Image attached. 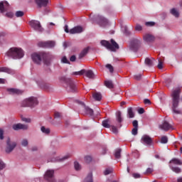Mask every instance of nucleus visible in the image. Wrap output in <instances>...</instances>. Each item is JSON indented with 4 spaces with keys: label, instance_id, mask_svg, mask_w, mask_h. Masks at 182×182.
Returning <instances> with one entry per match:
<instances>
[{
    "label": "nucleus",
    "instance_id": "f257e3e1",
    "mask_svg": "<svg viewBox=\"0 0 182 182\" xmlns=\"http://www.w3.org/2000/svg\"><path fill=\"white\" fill-rule=\"evenodd\" d=\"M53 55L50 53L40 52L34 53L31 55V59L36 65H41L42 63V59L45 65L49 66L50 65V60L53 59Z\"/></svg>",
    "mask_w": 182,
    "mask_h": 182
},
{
    "label": "nucleus",
    "instance_id": "f03ea898",
    "mask_svg": "<svg viewBox=\"0 0 182 182\" xmlns=\"http://www.w3.org/2000/svg\"><path fill=\"white\" fill-rule=\"evenodd\" d=\"M180 95H181V87H177L173 90L171 94L172 98V109L176 114H181V110L178 109V103H180Z\"/></svg>",
    "mask_w": 182,
    "mask_h": 182
},
{
    "label": "nucleus",
    "instance_id": "7ed1b4c3",
    "mask_svg": "<svg viewBox=\"0 0 182 182\" xmlns=\"http://www.w3.org/2000/svg\"><path fill=\"white\" fill-rule=\"evenodd\" d=\"M6 55L12 59H22L24 53L21 48H11L6 52Z\"/></svg>",
    "mask_w": 182,
    "mask_h": 182
},
{
    "label": "nucleus",
    "instance_id": "20e7f679",
    "mask_svg": "<svg viewBox=\"0 0 182 182\" xmlns=\"http://www.w3.org/2000/svg\"><path fill=\"white\" fill-rule=\"evenodd\" d=\"M60 80L65 83V89L67 92H71L72 93L77 92V87H76V84L74 80L66 77H62Z\"/></svg>",
    "mask_w": 182,
    "mask_h": 182
},
{
    "label": "nucleus",
    "instance_id": "39448f33",
    "mask_svg": "<svg viewBox=\"0 0 182 182\" xmlns=\"http://www.w3.org/2000/svg\"><path fill=\"white\" fill-rule=\"evenodd\" d=\"M110 42L106 40H102L101 41L100 43L102 46L107 48L109 50H111V52H116V50H117V49L119 48V44L113 39H111Z\"/></svg>",
    "mask_w": 182,
    "mask_h": 182
},
{
    "label": "nucleus",
    "instance_id": "423d86ee",
    "mask_svg": "<svg viewBox=\"0 0 182 182\" xmlns=\"http://www.w3.org/2000/svg\"><path fill=\"white\" fill-rule=\"evenodd\" d=\"M38 98L30 97L22 102L21 106L23 107H35V106H38Z\"/></svg>",
    "mask_w": 182,
    "mask_h": 182
},
{
    "label": "nucleus",
    "instance_id": "0eeeda50",
    "mask_svg": "<svg viewBox=\"0 0 182 182\" xmlns=\"http://www.w3.org/2000/svg\"><path fill=\"white\" fill-rule=\"evenodd\" d=\"M182 161L181 160L173 158L169 162V167L171 168L172 171L178 174V173H181V168L176 166H181Z\"/></svg>",
    "mask_w": 182,
    "mask_h": 182
},
{
    "label": "nucleus",
    "instance_id": "6e6552de",
    "mask_svg": "<svg viewBox=\"0 0 182 182\" xmlns=\"http://www.w3.org/2000/svg\"><path fill=\"white\" fill-rule=\"evenodd\" d=\"M141 46V38H140V37H136L132 39L129 45V49L133 52H137Z\"/></svg>",
    "mask_w": 182,
    "mask_h": 182
},
{
    "label": "nucleus",
    "instance_id": "1a4fd4ad",
    "mask_svg": "<svg viewBox=\"0 0 182 182\" xmlns=\"http://www.w3.org/2000/svg\"><path fill=\"white\" fill-rule=\"evenodd\" d=\"M30 26L34 29V31H36L37 32H43L45 29L42 28V25H41V22L36 21V20H32L31 21L29 22Z\"/></svg>",
    "mask_w": 182,
    "mask_h": 182
},
{
    "label": "nucleus",
    "instance_id": "9d476101",
    "mask_svg": "<svg viewBox=\"0 0 182 182\" xmlns=\"http://www.w3.org/2000/svg\"><path fill=\"white\" fill-rule=\"evenodd\" d=\"M16 147V142L11 141L10 138L7 139L6 141V153L9 154L11 151H14V149Z\"/></svg>",
    "mask_w": 182,
    "mask_h": 182
},
{
    "label": "nucleus",
    "instance_id": "9b49d317",
    "mask_svg": "<svg viewBox=\"0 0 182 182\" xmlns=\"http://www.w3.org/2000/svg\"><path fill=\"white\" fill-rule=\"evenodd\" d=\"M55 43L53 41H41L38 43L39 48H55Z\"/></svg>",
    "mask_w": 182,
    "mask_h": 182
},
{
    "label": "nucleus",
    "instance_id": "f8f14e48",
    "mask_svg": "<svg viewBox=\"0 0 182 182\" xmlns=\"http://www.w3.org/2000/svg\"><path fill=\"white\" fill-rule=\"evenodd\" d=\"M55 174V171L53 170H48L44 176V178L48 180L49 182H56V180L53 178V176Z\"/></svg>",
    "mask_w": 182,
    "mask_h": 182
},
{
    "label": "nucleus",
    "instance_id": "ddd939ff",
    "mask_svg": "<svg viewBox=\"0 0 182 182\" xmlns=\"http://www.w3.org/2000/svg\"><path fill=\"white\" fill-rule=\"evenodd\" d=\"M141 141L143 144H146V146H151L153 144V139L149 135H144L141 137Z\"/></svg>",
    "mask_w": 182,
    "mask_h": 182
},
{
    "label": "nucleus",
    "instance_id": "4468645a",
    "mask_svg": "<svg viewBox=\"0 0 182 182\" xmlns=\"http://www.w3.org/2000/svg\"><path fill=\"white\" fill-rule=\"evenodd\" d=\"M160 129L161 130H164V132H168V130H173V125L168 123L167 121H164L161 124L159 125Z\"/></svg>",
    "mask_w": 182,
    "mask_h": 182
},
{
    "label": "nucleus",
    "instance_id": "2eb2a0df",
    "mask_svg": "<svg viewBox=\"0 0 182 182\" xmlns=\"http://www.w3.org/2000/svg\"><path fill=\"white\" fill-rule=\"evenodd\" d=\"M96 19L100 26H106V25L109 23V21L107 20V18L102 16H97Z\"/></svg>",
    "mask_w": 182,
    "mask_h": 182
},
{
    "label": "nucleus",
    "instance_id": "dca6fc26",
    "mask_svg": "<svg viewBox=\"0 0 182 182\" xmlns=\"http://www.w3.org/2000/svg\"><path fill=\"white\" fill-rule=\"evenodd\" d=\"M82 32H83V28L80 26H75L70 30V33L71 35L82 33Z\"/></svg>",
    "mask_w": 182,
    "mask_h": 182
},
{
    "label": "nucleus",
    "instance_id": "f3484780",
    "mask_svg": "<svg viewBox=\"0 0 182 182\" xmlns=\"http://www.w3.org/2000/svg\"><path fill=\"white\" fill-rule=\"evenodd\" d=\"M28 125L23 124H16L13 125L14 130H28Z\"/></svg>",
    "mask_w": 182,
    "mask_h": 182
},
{
    "label": "nucleus",
    "instance_id": "a211bd4d",
    "mask_svg": "<svg viewBox=\"0 0 182 182\" xmlns=\"http://www.w3.org/2000/svg\"><path fill=\"white\" fill-rule=\"evenodd\" d=\"M78 103L79 105H81V106H82L84 110L85 111L86 114H90V116H93V109L89 108L85 105V103L80 101H79Z\"/></svg>",
    "mask_w": 182,
    "mask_h": 182
},
{
    "label": "nucleus",
    "instance_id": "6ab92c4d",
    "mask_svg": "<svg viewBox=\"0 0 182 182\" xmlns=\"http://www.w3.org/2000/svg\"><path fill=\"white\" fill-rule=\"evenodd\" d=\"M143 38L144 41L146 42V43H151V42H154L156 39V38H154L151 34H145Z\"/></svg>",
    "mask_w": 182,
    "mask_h": 182
},
{
    "label": "nucleus",
    "instance_id": "aec40b11",
    "mask_svg": "<svg viewBox=\"0 0 182 182\" xmlns=\"http://www.w3.org/2000/svg\"><path fill=\"white\" fill-rule=\"evenodd\" d=\"M35 2L38 5V8H42V6H48L49 0H35Z\"/></svg>",
    "mask_w": 182,
    "mask_h": 182
},
{
    "label": "nucleus",
    "instance_id": "412c9836",
    "mask_svg": "<svg viewBox=\"0 0 182 182\" xmlns=\"http://www.w3.org/2000/svg\"><path fill=\"white\" fill-rule=\"evenodd\" d=\"M1 72H4V73H8L9 75H14V73H15V70L8 67H0V73Z\"/></svg>",
    "mask_w": 182,
    "mask_h": 182
},
{
    "label": "nucleus",
    "instance_id": "4be33fe9",
    "mask_svg": "<svg viewBox=\"0 0 182 182\" xmlns=\"http://www.w3.org/2000/svg\"><path fill=\"white\" fill-rule=\"evenodd\" d=\"M8 6H9V4L8 3V1L0 2V11L1 12V14H3L4 11H6V8H8Z\"/></svg>",
    "mask_w": 182,
    "mask_h": 182
},
{
    "label": "nucleus",
    "instance_id": "5701e85b",
    "mask_svg": "<svg viewBox=\"0 0 182 182\" xmlns=\"http://www.w3.org/2000/svg\"><path fill=\"white\" fill-rule=\"evenodd\" d=\"M84 75L86 77H88V79H95V73L92 70H85Z\"/></svg>",
    "mask_w": 182,
    "mask_h": 182
},
{
    "label": "nucleus",
    "instance_id": "b1692460",
    "mask_svg": "<svg viewBox=\"0 0 182 182\" xmlns=\"http://www.w3.org/2000/svg\"><path fill=\"white\" fill-rule=\"evenodd\" d=\"M8 92H10L11 95H22L23 91L15 88H9Z\"/></svg>",
    "mask_w": 182,
    "mask_h": 182
},
{
    "label": "nucleus",
    "instance_id": "393cba45",
    "mask_svg": "<svg viewBox=\"0 0 182 182\" xmlns=\"http://www.w3.org/2000/svg\"><path fill=\"white\" fill-rule=\"evenodd\" d=\"M117 122H118L117 127H122V122H123V118H122V112H120L117 113Z\"/></svg>",
    "mask_w": 182,
    "mask_h": 182
},
{
    "label": "nucleus",
    "instance_id": "a878e982",
    "mask_svg": "<svg viewBox=\"0 0 182 182\" xmlns=\"http://www.w3.org/2000/svg\"><path fill=\"white\" fill-rule=\"evenodd\" d=\"M171 15H173L175 18H178L180 16V12L176 8H173L170 10Z\"/></svg>",
    "mask_w": 182,
    "mask_h": 182
},
{
    "label": "nucleus",
    "instance_id": "bb28decb",
    "mask_svg": "<svg viewBox=\"0 0 182 182\" xmlns=\"http://www.w3.org/2000/svg\"><path fill=\"white\" fill-rule=\"evenodd\" d=\"M154 62H156V60L154 58H146L145 59V64L147 65V66H153L154 65Z\"/></svg>",
    "mask_w": 182,
    "mask_h": 182
},
{
    "label": "nucleus",
    "instance_id": "cd10ccee",
    "mask_svg": "<svg viewBox=\"0 0 182 182\" xmlns=\"http://www.w3.org/2000/svg\"><path fill=\"white\" fill-rule=\"evenodd\" d=\"M92 97L93 99H95V100L100 102V100H102V94H100V92H94L92 94Z\"/></svg>",
    "mask_w": 182,
    "mask_h": 182
},
{
    "label": "nucleus",
    "instance_id": "c85d7f7f",
    "mask_svg": "<svg viewBox=\"0 0 182 182\" xmlns=\"http://www.w3.org/2000/svg\"><path fill=\"white\" fill-rule=\"evenodd\" d=\"M88 52H89V47L84 48L82 50V52L80 53V55H79L80 59H82V58H85V56L87 55Z\"/></svg>",
    "mask_w": 182,
    "mask_h": 182
},
{
    "label": "nucleus",
    "instance_id": "c756f323",
    "mask_svg": "<svg viewBox=\"0 0 182 182\" xmlns=\"http://www.w3.org/2000/svg\"><path fill=\"white\" fill-rule=\"evenodd\" d=\"M127 114H128V117H129V119H133V117H134V112H133L132 107L127 108Z\"/></svg>",
    "mask_w": 182,
    "mask_h": 182
},
{
    "label": "nucleus",
    "instance_id": "7c9ffc66",
    "mask_svg": "<svg viewBox=\"0 0 182 182\" xmlns=\"http://www.w3.org/2000/svg\"><path fill=\"white\" fill-rule=\"evenodd\" d=\"M105 86H106V87H108V89H113V87H114V85H113V82H112V80H105Z\"/></svg>",
    "mask_w": 182,
    "mask_h": 182
},
{
    "label": "nucleus",
    "instance_id": "2f4dec72",
    "mask_svg": "<svg viewBox=\"0 0 182 182\" xmlns=\"http://www.w3.org/2000/svg\"><path fill=\"white\" fill-rule=\"evenodd\" d=\"M109 122L110 120L109 119L103 120L102 122L103 127H105V129H110L112 126L109 124Z\"/></svg>",
    "mask_w": 182,
    "mask_h": 182
},
{
    "label": "nucleus",
    "instance_id": "473e14b6",
    "mask_svg": "<svg viewBox=\"0 0 182 182\" xmlns=\"http://www.w3.org/2000/svg\"><path fill=\"white\" fill-rule=\"evenodd\" d=\"M67 159H69V156H65L64 157L60 159V158H56V159H53L51 161L53 163H55V161H65V160H67Z\"/></svg>",
    "mask_w": 182,
    "mask_h": 182
},
{
    "label": "nucleus",
    "instance_id": "72a5a7b5",
    "mask_svg": "<svg viewBox=\"0 0 182 182\" xmlns=\"http://www.w3.org/2000/svg\"><path fill=\"white\" fill-rule=\"evenodd\" d=\"M84 182H93V175L92 173H88L87 176L85 178Z\"/></svg>",
    "mask_w": 182,
    "mask_h": 182
},
{
    "label": "nucleus",
    "instance_id": "f704fd0d",
    "mask_svg": "<svg viewBox=\"0 0 182 182\" xmlns=\"http://www.w3.org/2000/svg\"><path fill=\"white\" fill-rule=\"evenodd\" d=\"M41 130L42 133H44V134H49V133H50V129L45 127H41Z\"/></svg>",
    "mask_w": 182,
    "mask_h": 182
},
{
    "label": "nucleus",
    "instance_id": "c9c22d12",
    "mask_svg": "<svg viewBox=\"0 0 182 182\" xmlns=\"http://www.w3.org/2000/svg\"><path fill=\"white\" fill-rule=\"evenodd\" d=\"M121 153H122V149H118L115 151V153H114V157L116 159H120L121 157Z\"/></svg>",
    "mask_w": 182,
    "mask_h": 182
},
{
    "label": "nucleus",
    "instance_id": "e433bc0d",
    "mask_svg": "<svg viewBox=\"0 0 182 182\" xmlns=\"http://www.w3.org/2000/svg\"><path fill=\"white\" fill-rule=\"evenodd\" d=\"M113 173V168H107L104 171L105 176H108V174H112Z\"/></svg>",
    "mask_w": 182,
    "mask_h": 182
},
{
    "label": "nucleus",
    "instance_id": "4c0bfd02",
    "mask_svg": "<svg viewBox=\"0 0 182 182\" xmlns=\"http://www.w3.org/2000/svg\"><path fill=\"white\" fill-rule=\"evenodd\" d=\"M168 141V138H167L166 136H163L161 138V143H162V144H167Z\"/></svg>",
    "mask_w": 182,
    "mask_h": 182
},
{
    "label": "nucleus",
    "instance_id": "58836bf2",
    "mask_svg": "<svg viewBox=\"0 0 182 182\" xmlns=\"http://www.w3.org/2000/svg\"><path fill=\"white\" fill-rule=\"evenodd\" d=\"M111 132L114 133V134H117L119 133V129H117V127L114 125L111 126Z\"/></svg>",
    "mask_w": 182,
    "mask_h": 182
},
{
    "label": "nucleus",
    "instance_id": "ea45409f",
    "mask_svg": "<svg viewBox=\"0 0 182 182\" xmlns=\"http://www.w3.org/2000/svg\"><path fill=\"white\" fill-rule=\"evenodd\" d=\"M73 75L82 76V75H85V69L81 70L80 71L74 72L73 73Z\"/></svg>",
    "mask_w": 182,
    "mask_h": 182
},
{
    "label": "nucleus",
    "instance_id": "a19ab883",
    "mask_svg": "<svg viewBox=\"0 0 182 182\" xmlns=\"http://www.w3.org/2000/svg\"><path fill=\"white\" fill-rule=\"evenodd\" d=\"M24 13L22 11H18L16 12V18H21V16H23Z\"/></svg>",
    "mask_w": 182,
    "mask_h": 182
},
{
    "label": "nucleus",
    "instance_id": "79ce46f5",
    "mask_svg": "<svg viewBox=\"0 0 182 182\" xmlns=\"http://www.w3.org/2000/svg\"><path fill=\"white\" fill-rule=\"evenodd\" d=\"M158 62H159V64L157 65V68L159 69H163V63H164L163 60L159 59Z\"/></svg>",
    "mask_w": 182,
    "mask_h": 182
},
{
    "label": "nucleus",
    "instance_id": "37998d69",
    "mask_svg": "<svg viewBox=\"0 0 182 182\" xmlns=\"http://www.w3.org/2000/svg\"><path fill=\"white\" fill-rule=\"evenodd\" d=\"M28 144H29L28 139H23L21 141V146H23V147H26V146H28Z\"/></svg>",
    "mask_w": 182,
    "mask_h": 182
},
{
    "label": "nucleus",
    "instance_id": "c03bdc74",
    "mask_svg": "<svg viewBox=\"0 0 182 182\" xmlns=\"http://www.w3.org/2000/svg\"><path fill=\"white\" fill-rule=\"evenodd\" d=\"M41 89H43L44 90H48L50 86L48 84H42L41 85Z\"/></svg>",
    "mask_w": 182,
    "mask_h": 182
},
{
    "label": "nucleus",
    "instance_id": "a18cd8bd",
    "mask_svg": "<svg viewBox=\"0 0 182 182\" xmlns=\"http://www.w3.org/2000/svg\"><path fill=\"white\" fill-rule=\"evenodd\" d=\"M146 26H154L156 23L154 21H147L145 23Z\"/></svg>",
    "mask_w": 182,
    "mask_h": 182
},
{
    "label": "nucleus",
    "instance_id": "49530a36",
    "mask_svg": "<svg viewBox=\"0 0 182 182\" xmlns=\"http://www.w3.org/2000/svg\"><path fill=\"white\" fill-rule=\"evenodd\" d=\"M106 68H107V69H109L110 73H113V72H114V70L113 66H112V65L107 64V65H106Z\"/></svg>",
    "mask_w": 182,
    "mask_h": 182
},
{
    "label": "nucleus",
    "instance_id": "de8ad7c7",
    "mask_svg": "<svg viewBox=\"0 0 182 182\" xmlns=\"http://www.w3.org/2000/svg\"><path fill=\"white\" fill-rule=\"evenodd\" d=\"M135 31L140 32V31H143V27L140 24H136L135 26Z\"/></svg>",
    "mask_w": 182,
    "mask_h": 182
},
{
    "label": "nucleus",
    "instance_id": "09e8293b",
    "mask_svg": "<svg viewBox=\"0 0 182 182\" xmlns=\"http://www.w3.org/2000/svg\"><path fill=\"white\" fill-rule=\"evenodd\" d=\"M74 166H75V170H77V171L80 169V164H79V162H77V161H75L74 163Z\"/></svg>",
    "mask_w": 182,
    "mask_h": 182
},
{
    "label": "nucleus",
    "instance_id": "8fccbe9b",
    "mask_svg": "<svg viewBox=\"0 0 182 182\" xmlns=\"http://www.w3.org/2000/svg\"><path fill=\"white\" fill-rule=\"evenodd\" d=\"M132 124L134 128L139 129V122H137V120H134Z\"/></svg>",
    "mask_w": 182,
    "mask_h": 182
},
{
    "label": "nucleus",
    "instance_id": "3c124183",
    "mask_svg": "<svg viewBox=\"0 0 182 182\" xmlns=\"http://www.w3.org/2000/svg\"><path fill=\"white\" fill-rule=\"evenodd\" d=\"M85 163H90V161H92V156H85Z\"/></svg>",
    "mask_w": 182,
    "mask_h": 182
},
{
    "label": "nucleus",
    "instance_id": "603ef678",
    "mask_svg": "<svg viewBox=\"0 0 182 182\" xmlns=\"http://www.w3.org/2000/svg\"><path fill=\"white\" fill-rule=\"evenodd\" d=\"M5 167H6L5 163H4V161H2V160L0 159V171L4 170Z\"/></svg>",
    "mask_w": 182,
    "mask_h": 182
},
{
    "label": "nucleus",
    "instance_id": "864d4df0",
    "mask_svg": "<svg viewBox=\"0 0 182 182\" xmlns=\"http://www.w3.org/2000/svg\"><path fill=\"white\" fill-rule=\"evenodd\" d=\"M132 177H134V178H140L141 176L140 175V173H132Z\"/></svg>",
    "mask_w": 182,
    "mask_h": 182
},
{
    "label": "nucleus",
    "instance_id": "5fc2aeb1",
    "mask_svg": "<svg viewBox=\"0 0 182 182\" xmlns=\"http://www.w3.org/2000/svg\"><path fill=\"white\" fill-rule=\"evenodd\" d=\"M134 77L135 80H140V79H141V74H136Z\"/></svg>",
    "mask_w": 182,
    "mask_h": 182
},
{
    "label": "nucleus",
    "instance_id": "6e6d98bb",
    "mask_svg": "<svg viewBox=\"0 0 182 182\" xmlns=\"http://www.w3.org/2000/svg\"><path fill=\"white\" fill-rule=\"evenodd\" d=\"M61 62L63 63H69V60H68V58H66V56H64L62 58Z\"/></svg>",
    "mask_w": 182,
    "mask_h": 182
},
{
    "label": "nucleus",
    "instance_id": "4d7b16f0",
    "mask_svg": "<svg viewBox=\"0 0 182 182\" xmlns=\"http://www.w3.org/2000/svg\"><path fill=\"white\" fill-rule=\"evenodd\" d=\"M0 140H4V129L0 128Z\"/></svg>",
    "mask_w": 182,
    "mask_h": 182
},
{
    "label": "nucleus",
    "instance_id": "13d9d810",
    "mask_svg": "<svg viewBox=\"0 0 182 182\" xmlns=\"http://www.w3.org/2000/svg\"><path fill=\"white\" fill-rule=\"evenodd\" d=\"M61 117H62V114L60 112H55L54 117L55 119H58V118Z\"/></svg>",
    "mask_w": 182,
    "mask_h": 182
},
{
    "label": "nucleus",
    "instance_id": "bf43d9fd",
    "mask_svg": "<svg viewBox=\"0 0 182 182\" xmlns=\"http://www.w3.org/2000/svg\"><path fill=\"white\" fill-rule=\"evenodd\" d=\"M21 120H22L23 122H25L26 123H31V119L22 117V118H21Z\"/></svg>",
    "mask_w": 182,
    "mask_h": 182
},
{
    "label": "nucleus",
    "instance_id": "052dcab7",
    "mask_svg": "<svg viewBox=\"0 0 182 182\" xmlns=\"http://www.w3.org/2000/svg\"><path fill=\"white\" fill-rule=\"evenodd\" d=\"M137 130H138V128H134L132 129V133L134 136H136L137 134Z\"/></svg>",
    "mask_w": 182,
    "mask_h": 182
},
{
    "label": "nucleus",
    "instance_id": "680f3d73",
    "mask_svg": "<svg viewBox=\"0 0 182 182\" xmlns=\"http://www.w3.org/2000/svg\"><path fill=\"white\" fill-rule=\"evenodd\" d=\"M144 105H151V102L149 99H145L144 100Z\"/></svg>",
    "mask_w": 182,
    "mask_h": 182
},
{
    "label": "nucleus",
    "instance_id": "e2e57ef3",
    "mask_svg": "<svg viewBox=\"0 0 182 182\" xmlns=\"http://www.w3.org/2000/svg\"><path fill=\"white\" fill-rule=\"evenodd\" d=\"M65 32H66V33H70V31H69V26L68 25L65 26Z\"/></svg>",
    "mask_w": 182,
    "mask_h": 182
},
{
    "label": "nucleus",
    "instance_id": "0e129e2a",
    "mask_svg": "<svg viewBox=\"0 0 182 182\" xmlns=\"http://www.w3.org/2000/svg\"><path fill=\"white\" fill-rule=\"evenodd\" d=\"M138 113H139V114H143V113H144V108H139V109H138Z\"/></svg>",
    "mask_w": 182,
    "mask_h": 182
},
{
    "label": "nucleus",
    "instance_id": "69168bd1",
    "mask_svg": "<svg viewBox=\"0 0 182 182\" xmlns=\"http://www.w3.org/2000/svg\"><path fill=\"white\" fill-rule=\"evenodd\" d=\"M70 62H75L76 60V56L75 55H72L70 58Z\"/></svg>",
    "mask_w": 182,
    "mask_h": 182
},
{
    "label": "nucleus",
    "instance_id": "338daca9",
    "mask_svg": "<svg viewBox=\"0 0 182 182\" xmlns=\"http://www.w3.org/2000/svg\"><path fill=\"white\" fill-rule=\"evenodd\" d=\"M124 33L127 36L130 35V31H129V30L127 29V27H125V28H124Z\"/></svg>",
    "mask_w": 182,
    "mask_h": 182
},
{
    "label": "nucleus",
    "instance_id": "774afa93",
    "mask_svg": "<svg viewBox=\"0 0 182 182\" xmlns=\"http://www.w3.org/2000/svg\"><path fill=\"white\" fill-rule=\"evenodd\" d=\"M6 16H8V18H13L14 17V13H7L6 14Z\"/></svg>",
    "mask_w": 182,
    "mask_h": 182
}]
</instances>
